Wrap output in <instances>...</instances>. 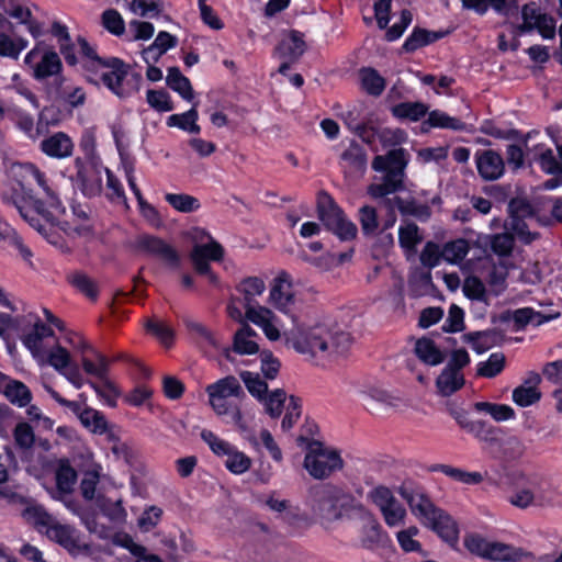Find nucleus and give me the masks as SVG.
<instances>
[{
	"mask_svg": "<svg viewBox=\"0 0 562 562\" xmlns=\"http://www.w3.org/2000/svg\"><path fill=\"white\" fill-rule=\"evenodd\" d=\"M447 34L448 32H431L425 29L415 27L412 34L405 40L402 48L407 53H413L426 45L437 42Z\"/></svg>",
	"mask_w": 562,
	"mask_h": 562,
	"instance_id": "393cba45",
	"label": "nucleus"
},
{
	"mask_svg": "<svg viewBox=\"0 0 562 562\" xmlns=\"http://www.w3.org/2000/svg\"><path fill=\"white\" fill-rule=\"evenodd\" d=\"M24 64L31 68L32 76L37 81H43L49 77L63 76V64L58 54L54 50L42 53L38 48L31 49L25 58Z\"/></svg>",
	"mask_w": 562,
	"mask_h": 562,
	"instance_id": "1a4fd4ad",
	"label": "nucleus"
},
{
	"mask_svg": "<svg viewBox=\"0 0 562 562\" xmlns=\"http://www.w3.org/2000/svg\"><path fill=\"white\" fill-rule=\"evenodd\" d=\"M81 423L91 428L93 432L104 434L108 429V422L104 415L93 408H85L79 416Z\"/></svg>",
	"mask_w": 562,
	"mask_h": 562,
	"instance_id": "6e6d98bb",
	"label": "nucleus"
},
{
	"mask_svg": "<svg viewBox=\"0 0 562 562\" xmlns=\"http://www.w3.org/2000/svg\"><path fill=\"white\" fill-rule=\"evenodd\" d=\"M414 353L419 361L430 367L439 366L446 360V353L426 336L416 339Z\"/></svg>",
	"mask_w": 562,
	"mask_h": 562,
	"instance_id": "6ab92c4d",
	"label": "nucleus"
},
{
	"mask_svg": "<svg viewBox=\"0 0 562 562\" xmlns=\"http://www.w3.org/2000/svg\"><path fill=\"white\" fill-rule=\"evenodd\" d=\"M486 559L492 561L515 562L519 559V553L512 546L501 542H491Z\"/></svg>",
	"mask_w": 562,
	"mask_h": 562,
	"instance_id": "5fc2aeb1",
	"label": "nucleus"
},
{
	"mask_svg": "<svg viewBox=\"0 0 562 562\" xmlns=\"http://www.w3.org/2000/svg\"><path fill=\"white\" fill-rule=\"evenodd\" d=\"M462 8L484 15L490 8L499 14L507 12V0H461Z\"/></svg>",
	"mask_w": 562,
	"mask_h": 562,
	"instance_id": "ea45409f",
	"label": "nucleus"
},
{
	"mask_svg": "<svg viewBox=\"0 0 562 562\" xmlns=\"http://www.w3.org/2000/svg\"><path fill=\"white\" fill-rule=\"evenodd\" d=\"M225 467L229 472L234 474H243L250 469L251 459L247 457L244 452L233 448L227 454Z\"/></svg>",
	"mask_w": 562,
	"mask_h": 562,
	"instance_id": "bf43d9fd",
	"label": "nucleus"
},
{
	"mask_svg": "<svg viewBox=\"0 0 562 562\" xmlns=\"http://www.w3.org/2000/svg\"><path fill=\"white\" fill-rule=\"evenodd\" d=\"M542 480L539 476H530L527 480V486L517 490L508 502L518 508L525 509L536 503L538 498H542L541 495Z\"/></svg>",
	"mask_w": 562,
	"mask_h": 562,
	"instance_id": "aec40b11",
	"label": "nucleus"
},
{
	"mask_svg": "<svg viewBox=\"0 0 562 562\" xmlns=\"http://www.w3.org/2000/svg\"><path fill=\"white\" fill-rule=\"evenodd\" d=\"M37 119L43 135H46L50 126L56 127L61 123V111L54 105L44 106L40 111Z\"/></svg>",
	"mask_w": 562,
	"mask_h": 562,
	"instance_id": "69168bd1",
	"label": "nucleus"
},
{
	"mask_svg": "<svg viewBox=\"0 0 562 562\" xmlns=\"http://www.w3.org/2000/svg\"><path fill=\"white\" fill-rule=\"evenodd\" d=\"M102 26L115 36H122L125 33V22L121 13L115 9H106L101 14Z\"/></svg>",
	"mask_w": 562,
	"mask_h": 562,
	"instance_id": "603ef678",
	"label": "nucleus"
},
{
	"mask_svg": "<svg viewBox=\"0 0 562 562\" xmlns=\"http://www.w3.org/2000/svg\"><path fill=\"white\" fill-rule=\"evenodd\" d=\"M14 124L29 139L33 142H36L41 136H43L38 121L35 123L33 116L26 112H18L15 114Z\"/></svg>",
	"mask_w": 562,
	"mask_h": 562,
	"instance_id": "c03bdc74",
	"label": "nucleus"
},
{
	"mask_svg": "<svg viewBox=\"0 0 562 562\" xmlns=\"http://www.w3.org/2000/svg\"><path fill=\"white\" fill-rule=\"evenodd\" d=\"M464 295L470 300L486 301V290L480 278L470 276L465 278L462 286Z\"/></svg>",
	"mask_w": 562,
	"mask_h": 562,
	"instance_id": "338daca9",
	"label": "nucleus"
},
{
	"mask_svg": "<svg viewBox=\"0 0 562 562\" xmlns=\"http://www.w3.org/2000/svg\"><path fill=\"white\" fill-rule=\"evenodd\" d=\"M69 283L89 297L92 301H95L99 294V289L97 283L88 277L86 273L77 271L68 276Z\"/></svg>",
	"mask_w": 562,
	"mask_h": 562,
	"instance_id": "79ce46f5",
	"label": "nucleus"
},
{
	"mask_svg": "<svg viewBox=\"0 0 562 562\" xmlns=\"http://www.w3.org/2000/svg\"><path fill=\"white\" fill-rule=\"evenodd\" d=\"M418 532V528L413 526L405 530L398 531L396 533V539L404 552H418L425 557L427 555V552L422 549L420 542L414 539Z\"/></svg>",
	"mask_w": 562,
	"mask_h": 562,
	"instance_id": "864d4df0",
	"label": "nucleus"
},
{
	"mask_svg": "<svg viewBox=\"0 0 562 562\" xmlns=\"http://www.w3.org/2000/svg\"><path fill=\"white\" fill-rule=\"evenodd\" d=\"M340 160L344 162L345 173H363L367 170L368 156L366 149L356 140H351L341 153Z\"/></svg>",
	"mask_w": 562,
	"mask_h": 562,
	"instance_id": "a211bd4d",
	"label": "nucleus"
},
{
	"mask_svg": "<svg viewBox=\"0 0 562 562\" xmlns=\"http://www.w3.org/2000/svg\"><path fill=\"white\" fill-rule=\"evenodd\" d=\"M398 493L407 502L412 513L426 527L434 530L451 547L458 543L459 528L457 522L445 510L436 507L426 494L405 484L400 487Z\"/></svg>",
	"mask_w": 562,
	"mask_h": 562,
	"instance_id": "7ed1b4c3",
	"label": "nucleus"
},
{
	"mask_svg": "<svg viewBox=\"0 0 562 562\" xmlns=\"http://www.w3.org/2000/svg\"><path fill=\"white\" fill-rule=\"evenodd\" d=\"M429 470L431 472H441L450 479L467 485H477L483 481V475L480 472H468L448 464H434Z\"/></svg>",
	"mask_w": 562,
	"mask_h": 562,
	"instance_id": "7c9ffc66",
	"label": "nucleus"
},
{
	"mask_svg": "<svg viewBox=\"0 0 562 562\" xmlns=\"http://www.w3.org/2000/svg\"><path fill=\"white\" fill-rule=\"evenodd\" d=\"M270 300L274 304V306L289 314L292 321L295 323L296 318L292 314V306L294 305V295L291 291V284L284 283L281 277H278L274 280V284L270 291Z\"/></svg>",
	"mask_w": 562,
	"mask_h": 562,
	"instance_id": "5701e85b",
	"label": "nucleus"
},
{
	"mask_svg": "<svg viewBox=\"0 0 562 562\" xmlns=\"http://www.w3.org/2000/svg\"><path fill=\"white\" fill-rule=\"evenodd\" d=\"M469 249V244L463 238L449 241L441 249L442 259L450 263L460 262L465 258Z\"/></svg>",
	"mask_w": 562,
	"mask_h": 562,
	"instance_id": "de8ad7c7",
	"label": "nucleus"
},
{
	"mask_svg": "<svg viewBox=\"0 0 562 562\" xmlns=\"http://www.w3.org/2000/svg\"><path fill=\"white\" fill-rule=\"evenodd\" d=\"M147 102L154 110L158 112H169L173 110V103L170 95L165 90L149 89L147 91Z\"/></svg>",
	"mask_w": 562,
	"mask_h": 562,
	"instance_id": "774afa93",
	"label": "nucleus"
},
{
	"mask_svg": "<svg viewBox=\"0 0 562 562\" xmlns=\"http://www.w3.org/2000/svg\"><path fill=\"white\" fill-rule=\"evenodd\" d=\"M394 202L402 214L415 216L419 221L425 222L431 215V209L427 204L418 203L414 199L404 200L395 196Z\"/></svg>",
	"mask_w": 562,
	"mask_h": 562,
	"instance_id": "c9c22d12",
	"label": "nucleus"
},
{
	"mask_svg": "<svg viewBox=\"0 0 562 562\" xmlns=\"http://www.w3.org/2000/svg\"><path fill=\"white\" fill-rule=\"evenodd\" d=\"M131 245L135 251L160 259L171 268L180 266L181 260L177 249L158 236L139 234Z\"/></svg>",
	"mask_w": 562,
	"mask_h": 562,
	"instance_id": "6e6552de",
	"label": "nucleus"
},
{
	"mask_svg": "<svg viewBox=\"0 0 562 562\" xmlns=\"http://www.w3.org/2000/svg\"><path fill=\"white\" fill-rule=\"evenodd\" d=\"M359 79L361 89L372 97H380L386 87L385 79L372 67L360 68Z\"/></svg>",
	"mask_w": 562,
	"mask_h": 562,
	"instance_id": "a878e982",
	"label": "nucleus"
},
{
	"mask_svg": "<svg viewBox=\"0 0 562 562\" xmlns=\"http://www.w3.org/2000/svg\"><path fill=\"white\" fill-rule=\"evenodd\" d=\"M423 237L419 235V228L415 223H409L401 226L398 229V243L402 248L412 251L422 241Z\"/></svg>",
	"mask_w": 562,
	"mask_h": 562,
	"instance_id": "4d7b16f0",
	"label": "nucleus"
},
{
	"mask_svg": "<svg viewBox=\"0 0 562 562\" xmlns=\"http://www.w3.org/2000/svg\"><path fill=\"white\" fill-rule=\"evenodd\" d=\"M102 381L101 384H98L92 381H88V384L95 391V393L102 397L105 403L111 406H116V400L120 396V391L117 387L108 379H100Z\"/></svg>",
	"mask_w": 562,
	"mask_h": 562,
	"instance_id": "680f3d73",
	"label": "nucleus"
},
{
	"mask_svg": "<svg viewBox=\"0 0 562 562\" xmlns=\"http://www.w3.org/2000/svg\"><path fill=\"white\" fill-rule=\"evenodd\" d=\"M45 533L50 540L56 541L66 549L74 548L76 546L72 529L67 525L57 522L56 520L50 525Z\"/></svg>",
	"mask_w": 562,
	"mask_h": 562,
	"instance_id": "a18cd8bd",
	"label": "nucleus"
},
{
	"mask_svg": "<svg viewBox=\"0 0 562 562\" xmlns=\"http://www.w3.org/2000/svg\"><path fill=\"white\" fill-rule=\"evenodd\" d=\"M255 335L256 331L248 324H244L234 335V351L239 355L257 353L259 346L250 339Z\"/></svg>",
	"mask_w": 562,
	"mask_h": 562,
	"instance_id": "473e14b6",
	"label": "nucleus"
},
{
	"mask_svg": "<svg viewBox=\"0 0 562 562\" xmlns=\"http://www.w3.org/2000/svg\"><path fill=\"white\" fill-rule=\"evenodd\" d=\"M206 393H213L228 398H244L246 396L238 379L234 375H227L215 383L207 385Z\"/></svg>",
	"mask_w": 562,
	"mask_h": 562,
	"instance_id": "c85d7f7f",
	"label": "nucleus"
},
{
	"mask_svg": "<svg viewBox=\"0 0 562 562\" xmlns=\"http://www.w3.org/2000/svg\"><path fill=\"white\" fill-rule=\"evenodd\" d=\"M26 46L27 41L24 38L13 41L8 34H0V56L18 59Z\"/></svg>",
	"mask_w": 562,
	"mask_h": 562,
	"instance_id": "052dcab7",
	"label": "nucleus"
},
{
	"mask_svg": "<svg viewBox=\"0 0 562 562\" xmlns=\"http://www.w3.org/2000/svg\"><path fill=\"white\" fill-rule=\"evenodd\" d=\"M533 159L544 173L562 177V165L559 158L555 157L552 148L543 144L536 145L533 148Z\"/></svg>",
	"mask_w": 562,
	"mask_h": 562,
	"instance_id": "b1692460",
	"label": "nucleus"
},
{
	"mask_svg": "<svg viewBox=\"0 0 562 562\" xmlns=\"http://www.w3.org/2000/svg\"><path fill=\"white\" fill-rule=\"evenodd\" d=\"M223 256V247L214 240L205 245H195L190 252L194 270L203 276L211 271L209 260L220 261Z\"/></svg>",
	"mask_w": 562,
	"mask_h": 562,
	"instance_id": "2eb2a0df",
	"label": "nucleus"
},
{
	"mask_svg": "<svg viewBox=\"0 0 562 562\" xmlns=\"http://www.w3.org/2000/svg\"><path fill=\"white\" fill-rule=\"evenodd\" d=\"M24 170L26 175L36 182L43 192V195L40 198H33L30 195L35 211L47 222L54 223L56 220V214L65 213V207L61 204L57 191L49 183L45 173L42 172L35 165L26 164L24 166Z\"/></svg>",
	"mask_w": 562,
	"mask_h": 562,
	"instance_id": "39448f33",
	"label": "nucleus"
},
{
	"mask_svg": "<svg viewBox=\"0 0 562 562\" xmlns=\"http://www.w3.org/2000/svg\"><path fill=\"white\" fill-rule=\"evenodd\" d=\"M306 44L303 40V34L296 30H292L289 34V38L281 41L274 52L280 58L295 63L304 54Z\"/></svg>",
	"mask_w": 562,
	"mask_h": 562,
	"instance_id": "4be33fe9",
	"label": "nucleus"
},
{
	"mask_svg": "<svg viewBox=\"0 0 562 562\" xmlns=\"http://www.w3.org/2000/svg\"><path fill=\"white\" fill-rule=\"evenodd\" d=\"M355 515L362 522L359 533L360 547L370 551L382 547L386 539V533L373 514L361 505Z\"/></svg>",
	"mask_w": 562,
	"mask_h": 562,
	"instance_id": "9d476101",
	"label": "nucleus"
},
{
	"mask_svg": "<svg viewBox=\"0 0 562 562\" xmlns=\"http://www.w3.org/2000/svg\"><path fill=\"white\" fill-rule=\"evenodd\" d=\"M392 115L400 120L416 122L428 112V106L423 102H401L391 109Z\"/></svg>",
	"mask_w": 562,
	"mask_h": 562,
	"instance_id": "72a5a7b5",
	"label": "nucleus"
},
{
	"mask_svg": "<svg viewBox=\"0 0 562 562\" xmlns=\"http://www.w3.org/2000/svg\"><path fill=\"white\" fill-rule=\"evenodd\" d=\"M5 397L19 407H25L32 401L30 389L21 381L12 380L5 385Z\"/></svg>",
	"mask_w": 562,
	"mask_h": 562,
	"instance_id": "e433bc0d",
	"label": "nucleus"
},
{
	"mask_svg": "<svg viewBox=\"0 0 562 562\" xmlns=\"http://www.w3.org/2000/svg\"><path fill=\"white\" fill-rule=\"evenodd\" d=\"M296 441L299 446L305 445L306 447L304 468L314 479H325L342 468L344 462L340 454L325 448L322 441L308 439L303 434L297 437Z\"/></svg>",
	"mask_w": 562,
	"mask_h": 562,
	"instance_id": "20e7f679",
	"label": "nucleus"
},
{
	"mask_svg": "<svg viewBox=\"0 0 562 562\" xmlns=\"http://www.w3.org/2000/svg\"><path fill=\"white\" fill-rule=\"evenodd\" d=\"M424 124H428L430 127L448 128L452 131H464L465 123L461 120L450 116L439 110L429 112L428 119Z\"/></svg>",
	"mask_w": 562,
	"mask_h": 562,
	"instance_id": "58836bf2",
	"label": "nucleus"
},
{
	"mask_svg": "<svg viewBox=\"0 0 562 562\" xmlns=\"http://www.w3.org/2000/svg\"><path fill=\"white\" fill-rule=\"evenodd\" d=\"M318 218L328 231H333L345 217L342 210L335 203L333 198L325 191H321L317 196Z\"/></svg>",
	"mask_w": 562,
	"mask_h": 562,
	"instance_id": "f3484780",
	"label": "nucleus"
},
{
	"mask_svg": "<svg viewBox=\"0 0 562 562\" xmlns=\"http://www.w3.org/2000/svg\"><path fill=\"white\" fill-rule=\"evenodd\" d=\"M75 181L86 196H95L101 192L102 179L97 169L81 158L75 160Z\"/></svg>",
	"mask_w": 562,
	"mask_h": 562,
	"instance_id": "ddd939ff",
	"label": "nucleus"
},
{
	"mask_svg": "<svg viewBox=\"0 0 562 562\" xmlns=\"http://www.w3.org/2000/svg\"><path fill=\"white\" fill-rule=\"evenodd\" d=\"M46 93L54 101L63 102L70 109L82 106L86 102V92L81 87L68 82L64 76L55 77L47 83Z\"/></svg>",
	"mask_w": 562,
	"mask_h": 562,
	"instance_id": "9b49d317",
	"label": "nucleus"
},
{
	"mask_svg": "<svg viewBox=\"0 0 562 562\" xmlns=\"http://www.w3.org/2000/svg\"><path fill=\"white\" fill-rule=\"evenodd\" d=\"M505 367V356L502 352L492 353L484 362L477 366L476 374L483 378H495Z\"/></svg>",
	"mask_w": 562,
	"mask_h": 562,
	"instance_id": "8fccbe9b",
	"label": "nucleus"
},
{
	"mask_svg": "<svg viewBox=\"0 0 562 562\" xmlns=\"http://www.w3.org/2000/svg\"><path fill=\"white\" fill-rule=\"evenodd\" d=\"M308 505L313 515L325 525L351 518L362 504L338 485L319 483L310 488Z\"/></svg>",
	"mask_w": 562,
	"mask_h": 562,
	"instance_id": "f03ea898",
	"label": "nucleus"
},
{
	"mask_svg": "<svg viewBox=\"0 0 562 562\" xmlns=\"http://www.w3.org/2000/svg\"><path fill=\"white\" fill-rule=\"evenodd\" d=\"M359 222L363 235H374L379 228L376 210L370 205H363L359 210Z\"/></svg>",
	"mask_w": 562,
	"mask_h": 562,
	"instance_id": "e2e57ef3",
	"label": "nucleus"
},
{
	"mask_svg": "<svg viewBox=\"0 0 562 562\" xmlns=\"http://www.w3.org/2000/svg\"><path fill=\"white\" fill-rule=\"evenodd\" d=\"M384 172L385 173L382 177L381 182L372 183L368 188V193L372 198H384L389 194L401 191L404 188V178L396 176V173H390L387 171Z\"/></svg>",
	"mask_w": 562,
	"mask_h": 562,
	"instance_id": "cd10ccee",
	"label": "nucleus"
},
{
	"mask_svg": "<svg viewBox=\"0 0 562 562\" xmlns=\"http://www.w3.org/2000/svg\"><path fill=\"white\" fill-rule=\"evenodd\" d=\"M198 111L194 104L189 111L181 114H172L167 119L168 126H176L189 133L199 134L201 128L196 124Z\"/></svg>",
	"mask_w": 562,
	"mask_h": 562,
	"instance_id": "f704fd0d",
	"label": "nucleus"
},
{
	"mask_svg": "<svg viewBox=\"0 0 562 562\" xmlns=\"http://www.w3.org/2000/svg\"><path fill=\"white\" fill-rule=\"evenodd\" d=\"M541 398V392L533 386L519 385L513 391V401L520 407L530 406Z\"/></svg>",
	"mask_w": 562,
	"mask_h": 562,
	"instance_id": "0e129e2a",
	"label": "nucleus"
},
{
	"mask_svg": "<svg viewBox=\"0 0 562 562\" xmlns=\"http://www.w3.org/2000/svg\"><path fill=\"white\" fill-rule=\"evenodd\" d=\"M406 166L407 159L404 148L392 149L385 156H375L372 161V168L375 171H387L402 178L405 176Z\"/></svg>",
	"mask_w": 562,
	"mask_h": 562,
	"instance_id": "dca6fc26",
	"label": "nucleus"
},
{
	"mask_svg": "<svg viewBox=\"0 0 562 562\" xmlns=\"http://www.w3.org/2000/svg\"><path fill=\"white\" fill-rule=\"evenodd\" d=\"M94 358L97 363L86 356L82 357L81 363L85 372L98 379H105L109 375L111 360L101 352H95Z\"/></svg>",
	"mask_w": 562,
	"mask_h": 562,
	"instance_id": "49530a36",
	"label": "nucleus"
},
{
	"mask_svg": "<svg viewBox=\"0 0 562 562\" xmlns=\"http://www.w3.org/2000/svg\"><path fill=\"white\" fill-rule=\"evenodd\" d=\"M100 68L108 69L101 74L103 85L119 98H127L134 91L138 90V85L142 81V77L138 74L133 75L136 80V85L134 87H126L124 85V80L128 75L130 66L122 59L117 57L106 58V61Z\"/></svg>",
	"mask_w": 562,
	"mask_h": 562,
	"instance_id": "0eeeda50",
	"label": "nucleus"
},
{
	"mask_svg": "<svg viewBox=\"0 0 562 562\" xmlns=\"http://www.w3.org/2000/svg\"><path fill=\"white\" fill-rule=\"evenodd\" d=\"M56 488L59 494L67 495L72 493L77 482V472L71 467L68 459H60L55 472Z\"/></svg>",
	"mask_w": 562,
	"mask_h": 562,
	"instance_id": "bb28decb",
	"label": "nucleus"
},
{
	"mask_svg": "<svg viewBox=\"0 0 562 562\" xmlns=\"http://www.w3.org/2000/svg\"><path fill=\"white\" fill-rule=\"evenodd\" d=\"M78 45L80 47L81 55L87 59L83 64V68L87 71H97L100 67L106 61V58H102L97 54V50L93 46H91L88 41L79 36L77 38Z\"/></svg>",
	"mask_w": 562,
	"mask_h": 562,
	"instance_id": "3c124183",
	"label": "nucleus"
},
{
	"mask_svg": "<svg viewBox=\"0 0 562 562\" xmlns=\"http://www.w3.org/2000/svg\"><path fill=\"white\" fill-rule=\"evenodd\" d=\"M266 289L265 282L258 277L245 278L237 286L236 291L243 295V299H237V302L243 306L257 304L256 296L261 295Z\"/></svg>",
	"mask_w": 562,
	"mask_h": 562,
	"instance_id": "c756f323",
	"label": "nucleus"
},
{
	"mask_svg": "<svg viewBox=\"0 0 562 562\" xmlns=\"http://www.w3.org/2000/svg\"><path fill=\"white\" fill-rule=\"evenodd\" d=\"M475 165L480 177L485 181L497 180L505 172V161L502 155L493 149L477 150Z\"/></svg>",
	"mask_w": 562,
	"mask_h": 562,
	"instance_id": "f8f14e48",
	"label": "nucleus"
},
{
	"mask_svg": "<svg viewBox=\"0 0 562 562\" xmlns=\"http://www.w3.org/2000/svg\"><path fill=\"white\" fill-rule=\"evenodd\" d=\"M23 517L32 522L40 531L47 530L55 521V518L48 514L43 506L33 505L23 510Z\"/></svg>",
	"mask_w": 562,
	"mask_h": 562,
	"instance_id": "a19ab883",
	"label": "nucleus"
},
{
	"mask_svg": "<svg viewBox=\"0 0 562 562\" xmlns=\"http://www.w3.org/2000/svg\"><path fill=\"white\" fill-rule=\"evenodd\" d=\"M165 200L176 211L181 213H191L198 211L201 206L196 198L187 193H167Z\"/></svg>",
	"mask_w": 562,
	"mask_h": 562,
	"instance_id": "37998d69",
	"label": "nucleus"
},
{
	"mask_svg": "<svg viewBox=\"0 0 562 562\" xmlns=\"http://www.w3.org/2000/svg\"><path fill=\"white\" fill-rule=\"evenodd\" d=\"M167 86L179 93L181 98L186 101H192L194 98V92L190 80L183 76L178 67L168 68V74L166 77Z\"/></svg>",
	"mask_w": 562,
	"mask_h": 562,
	"instance_id": "2f4dec72",
	"label": "nucleus"
},
{
	"mask_svg": "<svg viewBox=\"0 0 562 562\" xmlns=\"http://www.w3.org/2000/svg\"><path fill=\"white\" fill-rule=\"evenodd\" d=\"M29 317V323L34 321L33 330L29 334L22 335L21 340L33 356H37L42 349V340L54 336V330L44 324L36 315L30 314Z\"/></svg>",
	"mask_w": 562,
	"mask_h": 562,
	"instance_id": "412c9836",
	"label": "nucleus"
},
{
	"mask_svg": "<svg viewBox=\"0 0 562 562\" xmlns=\"http://www.w3.org/2000/svg\"><path fill=\"white\" fill-rule=\"evenodd\" d=\"M471 362L469 352L464 348L451 351L446 367L436 379L437 392L441 396H451L465 384L462 370Z\"/></svg>",
	"mask_w": 562,
	"mask_h": 562,
	"instance_id": "423d86ee",
	"label": "nucleus"
},
{
	"mask_svg": "<svg viewBox=\"0 0 562 562\" xmlns=\"http://www.w3.org/2000/svg\"><path fill=\"white\" fill-rule=\"evenodd\" d=\"M240 380L244 382L247 391L259 402L265 400L268 394V384L261 379L260 374L251 371H240Z\"/></svg>",
	"mask_w": 562,
	"mask_h": 562,
	"instance_id": "4c0bfd02",
	"label": "nucleus"
},
{
	"mask_svg": "<svg viewBox=\"0 0 562 562\" xmlns=\"http://www.w3.org/2000/svg\"><path fill=\"white\" fill-rule=\"evenodd\" d=\"M286 342L301 355L311 359L325 360L344 356L351 346V337L345 331H333L326 325L317 324L311 327L285 333Z\"/></svg>",
	"mask_w": 562,
	"mask_h": 562,
	"instance_id": "f257e3e1",
	"label": "nucleus"
},
{
	"mask_svg": "<svg viewBox=\"0 0 562 562\" xmlns=\"http://www.w3.org/2000/svg\"><path fill=\"white\" fill-rule=\"evenodd\" d=\"M13 438L19 449L30 450L35 442L33 427L26 422L19 423L13 429Z\"/></svg>",
	"mask_w": 562,
	"mask_h": 562,
	"instance_id": "13d9d810",
	"label": "nucleus"
},
{
	"mask_svg": "<svg viewBox=\"0 0 562 562\" xmlns=\"http://www.w3.org/2000/svg\"><path fill=\"white\" fill-rule=\"evenodd\" d=\"M44 138L40 143V150L49 158L64 159L74 153V142L65 132H55L43 135Z\"/></svg>",
	"mask_w": 562,
	"mask_h": 562,
	"instance_id": "4468645a",
	"label": "nucleus"
},
{
	"mask_svg": "<svg viewBox=\"0 0 562 562\" xmlns=\"http://www.w3.org/2000/svg\"><path fill=\"white\" fill-rule=\"evenodd\" d=\"M286 401V393L283 389H276L260 401L263 404L266 413L271 418H278L282 414L284 403Z\"/></svg>",
	"mask_w": 562,
	"mask_h": 562,
	"instance_id": "09e8293b",
	"label": "nucleus"
}]
</instances>
